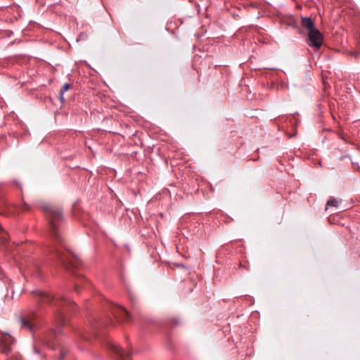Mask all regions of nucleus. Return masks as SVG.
I'll use <instances>...</instances> for the list:
<instances>
[{
  "instance_id": "nucleus-11",
  "label": "nucleus",
  "mask_w": 360,
  "mask_h": 360,
  "mask_svg": "<svg viewBox=\"0 0 360 360\" xmlns=\"http://www.w3.org/2000/svg\"><path fill=\"white\" fill-rule=\"evenodd\" d=\"M302 26L306 28L309 32L315 30L314 23L310 18L302 17L301 20Z\"/></svg>"
},
{
  "instance_id": "nucleus-9",
  "label": "nucleus",
  "mask_w": 360,
  "mask_h": 360,
  "mask_svg": "<svg viewBox=\"0 0 360 360\" xmlns=\"http://www.w3.org/2000/svg\"><path fill=\"white\" fill-rule=\"evenodd\" d=\"M14 214V206L0 197V214L10 215Z\"/></svg>"
},
{
  "instance_id": "nucleus-16",
  "label": "nucleus",
  "mask_w": 360,
  "mask_h": 360,
  "mask_svg": "<svg viewBox=\"0 0 360 360\" xmlns=\"http://www.w3.org/2000/svg\"><path fill=\"white\" fill-rule=\"evenodd\" d=\"M24 207H25V210H27V204H24Z\"/></svg>"
},
{
  "instance_id": "nucleus-8",
  "label": "nucleus",
  "mask_w": 360,
  "mask_h": 360,
  "mask_svg": "<svg viewBox=\"0 0 360 360\" xmlns=\"http://www.w3.org/2000/svg\"><path fill=\"white\" fill-rule=\"evenodd\" d=\"M108 347L110 350H111L117 355V360H129L131 354L128 352H124V350H122L115 343L108 342Z\"/></svg>"
},
{
  "instance_id": "nucleus-14",
  "label": "nucleus",
  "mask_w": 360,
  "mask_h": 360,
  "mask_svg": "<svg viewBox=\"0 0 360 360\" xmlns=\"http://www.w3.org/2000/svg\"><path fill=\"white\" fill-rule=\"evenodd\" d=\"M34 352L36 354H39L40 353L39 349L38 348H37L36 347H34Z\"/></svg>"
},
{
  "instance_id": "nucleus-2",
  "label": "nucleus",
  "mask_w": 360,
  "mask_h": 360,
  "mask_svg": "<svg viewBox=\"0 0 360 360\" xmlns=\"http://www.w3.org/2000/svg\"><path fill=\"white\" fill-rule=\"evenodd\" d=\"M40 209L48 220L51 236L57 243L62 244L63 239L60 233V226L64 221L63 210L59 207L48 204L41 205Z\"/></svg>"
},
{
  "instance_id": "nucleus-6",
  "label": "nucleus",
  "mask_w": 360,
  "mask_h": 360,
  "mask_svg": "<svg viewBox=\"0 0 360 360\" xmlns=\"http://www.w3.org/2000/svg\"><path fill=\"white\" fill-rule=\"evenodd\" d=\"M111 313L115 318L122 322H129L131 316L128 311L122 307L115 305L111 309Z\"/></svg>"
},
{
  "instance_id": "nucleus-13",
  "label": "nucleus",
  "mask_w": 360,
  "mask_h": 360,
  "mask_svg": "<svg viewBox=\"0 0 360 360\" xmlns=\"http://www.w3.org/2000/svg\"><path fill=\"white\" fill-rule=\"evenodd\" d=\"M326 206L337 207L338 206V201L335 198H331L327 202Z\"/></svg>"
},
{
  "instance_id": "nucleus-3",
  "label": "nucleus",
  "mask_w": 360,
  "mask_h": 360,
  "mask_svg": "<svg viewBox=\"0 0 360 360\" xmlns=\"http://www.w3.org/2000/svg\"><path fill=\"white\" fill-rule=\"evenodd\" d=\"M15 344L14 338L8 333H1L0 335V352L7 356L11 354L7 360H22L20 355L13 352Z\"/></svg>"
},
{
  "instance_id": "nucleus-12",
  "label": "nucleus",
  "mask_w": 360,
  "mask_h": 360,
  "mask_svg": "<svg viewBox=\"0 0 360 360\" xmlns=\"http://www.w3.org/2000/svg\"><path fill=\"white\" fill-rule=\"evenodd\" d=\"M69 84H64L60 89L59 98L63 101V95L65 92H66L70 89Z\"/></svg>"
},
{
  "instance_id": "nucleus-7",
  "label": "nucleus",
  "mask_w": 360,
  "mask_h": 360,
  "mask_svg": "<svg viewBox=\"0 0 360 360\" xmlns=\"http://www.w3.org/2000/svg\"><path fill=\"white\" fill-rule=\"evenodd\" d=\"M57 338L58 335L56 332L54 330H51L44 334V336L41 339V342L44 345L48 346L49 347L53 349H55L56 347L55 341H58Z\"/></svg>"
},
{
  "instance_id": "nucleus-4",
  "label": "nucleus",
  "mask_w": 360,
  "mask_h": 360,
  "mask_svg": "<svg viewBox=\"0 0 360 360\" xmlns=\"http://www.w3.org/2000/svg\"><path fill=\"white\" fill-rule=\"evenodd\" d=\"M53 253L66 268H78L82 264L79 257L72 252H63L60 249H56Z\"/></svg>"
},
{
  "instance_id": "nucleus-5",
  "label": "nucleus",
  "mask_w": 360,
  "mask_h": 360,
  "mask_svg": "<svg viewBox=\"0 0 360 360\" xmlns=\"http://www.w3.org/2000/svg\"><path fill=\"white\" fill-rule=\"evenodd\" d=\"M323 38L320 31L315 29L308 32V44L311 47L319 49L323 44Z\"/></svg>"
},
{
  "instance_id": "nucleus-10",
  "label": "nucleus",
  "mask_w": 360,
  "mask_h": 360,
  "mask_svg": "<svg viewBox=\"0 0 360 360\" xmlns=\"http://www.w3.org/2000/svg\"><path fill=\"white\" fill-rule=\"evenodd\" d=\"M21 326L30 330H32L35 326V323L31 320L30 317H21L20 319Z\"/></svg>"
},
{
  "instance_id": "nucleus-1",
  "label": "nucleus",
  "mask_w": 360,
  "mask_h": 360,
  "mask_svg": "<svg viewBox=\"0 0 360 360\" xmlns=\"http://www.w3.org/2000/svg\"><path fill=\"white\" fill-rule=\"evenodd\" d=\"M33 298L40 308H45L46 306H55L60 309L58 313V321L61 324L65 323V313L68 309L75 310L76 304L69 300L64 296H54L48 292L36 290L32 292Z\"/></svg>"
},
{
  "instance_id": "nucleus-15",
  "label": "nucleus",
  "mask_w": 360,
  "mask_h": 360,
  "mask_svg": "<svg viewBox=\"0 0 360 360\" xmlns=\"http://www.w3.org/2000/svg\"><path fill=\"white\" fill-rule=\"evenodd\" d=\"M75 292H78L79 290H78V285H75Z\"/></svg>"
}]
</instances>
